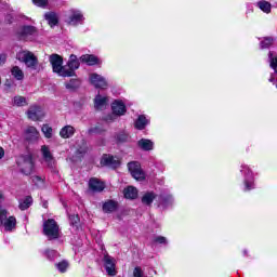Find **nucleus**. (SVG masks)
<instances>
[{"mask_svg": "<svg viewBox=\"0 0 277 277\" xmlns=\"http://www.w3.org/2000/svg\"><path fill=\"white\" fill-rule=\"evenodd\" d=\"M17 168L22 174L29 176L34 172L35 163L31 154L23 155L17 159Z\"/></svg>", "mask_w": 277, "mask_h": 277, "instance_id": "f257e3e1", "label": "nucleus"}, {"mask_svg": "<svg viewBox=\"0 0 277 277\" xmlns=\"http://www.w3.org/2000/svg\"><path fill=\"white\" fill-rule=\"evenodd\" d=\"M49 62L52 66L53 72L58 75V77H66L70 75V72L66 71V66H63L64 64V58L60 56V54H51L49 56Z\"/></svg>", "mask_w": 277, "mask_h": 277, "instance_id": "f03ea898", "label": "nucleus"}, {"mask_svg": "<svg viewBox=\"0 0 277 277\" xmlns=\"http://www.w3.org/2000/svg\"><path fill=\"white\" fill-rule=\"evenodd\" d=\"M17 60L23 62L30 70H38V57L30 51H21L17 53Z\"/></svg>", "mask_w": 277, "mask_h": 277, "instance_id": "7ed1b4c3", "label": "nucleus"}, {"mask_svg": "<svg viewBox=\"0 0 277 277\" xmlns=\"http://www.w3.org/2000/svg\"><path fill=\"white\" fill-rule=\"evenodd\" d=\"M43 233L48 239H58L60 238V225L53 219H49L43 223Z\"/></svg>", "mask_w": 277, "mask_h": 277, "instance_id": "20e7f679", "label": "nucleus"}, {"mask_svg": "<svg viewBox=\"0 0 277 277\" xmlns=\"http://www.w3.org/2000/svg\"><path fill=\"white\" fill-rule=\"evenodd\" d=\"M0 224L4 226V230L10 232L16 227V217L9 216L8 210L0 205Z\"/></svg>", "mask_w": 277, "mask_h": 277, "instance_id": "39448f33", "label": "nucleus"}, {"mask_svg": "<svg viewBox=\"0 0 277 277\" xmlns=\"http://www.w3.org/2000/svg\"><path fill=\"white\" fill-rule=\"evenodd\" d=\"M240 172L245 174L246 192H250V189H254V176L252 174V170H250L248 166L242 164Z\"/></svg>", "mask_w": 277, "mask_h": 277, "instance_id": "423d86ee", "label": "nucleus"}, {"mask_svg": "<svg viewBox=\"0 0 277 277\" xmlns=\"http://www.w3.org/2000/svg\"><path fill=\"white\" fill-rule=\"evenodd\" d=\"M128 170L136 181H144V179H146V174H144V171H142L140 162L128 163Z\"/></svg>", "mask_w": 277, "mask_h": 277, "instance_id": "0eeeda50", "label": "nucleus"}, {"mask_svg": "<svg viewBox=\"0 0 277 277\" xmlns=\"http://www.w3.org/2000/svg\"><path fill=\"white\" fill-rule=\"evenodd\" d=\"M91 85L100 90H107V79L98 74H91L89 77Z\"/></svg>", "mask_w": 277, "mask_h": 277, "instance_id": "6e6552de", "label": "nucleus"}, {"mask_svg": "<svg viewBox=\"0 0 277 277\" xmlns=\"http://www.w3.org/2000/svg\"><path fill=\"white\" fill-rule=\"evenodd\" d=\"M79 66L80 63L77 58V55L71 54L67 63V66H65V72H69V75L65 77H75V70L79 69Z\"/></svg>", "mask_w": 277, "mask_h": 277, "instance_id": "1a4fd4ad", "label": "nucleus"}, {"mask_svg": "<svg viewBox=\"0 0 277 277\" xmlns=\"http://www.w3.org/2000/svg\"><path fill=\"white\" fill-rule=\"evenodd\" d=\"M41 155L48 168H54L55 158L53 157V154L51 153V148H49V146L47 145L41 146Z\"/></svg>", "mask_w": 277, "mask_h": 277, "instance_id": "9d476101", "label": "nucleus"}, {"mask_svg": "<svg viewBox=\"0 0 277 277\" xmlns=\"http://www.w3.org/2000/svg\"><path fill=\"white\" fill-rule=\"evenodd\" d=\"M101 166H106L107 168L116 169L120 166V160H118L117 157L105 154L101 159Z\"/></svg>", "mask_w": 277, "mask_h": 277, "instance_id": "9b49d317", "label": "nucleus"}, {"mask_svg": "<svg viewBox=\"0 0 277 277\" xmlns=\"http://www.w3.org/2000/svg\"><path fill=\"white\" fill-rule=\"evenodd\" d=\"M104 267L108 276H116V260L109 255H104Z\"/></svg>", "mask_w": 277, "mask_h": 277, "instance_id": "f8f14e48", "label": "nucleus"}, {"mask_svg": "<svg viewBox=\"0 0 277 277\" xmlns=\"http://www.w3.org/2000/svg\"><path fill=\"white\" fill-rule=\"evenodd\" d=\"M268 62H269L271 68H273V70H275V72L271 75L268 81L271 83H276V79H277V55H274V53L269 52L268 53Z\"/></svg>", "mask_w": 277, "mask_h": 277, "instance_id": "ddd939ff", "label": "nucleus"}, {"mask_svg": "<svg viewBox=\"0 0 277 277\" xmlns=\"http://www.w3.org/2000/svg\"><path fill=\"white\" fill-rule=\"evenodd\" d=\"M27 116L29 120H34V122L42 120V118H44V114L42 113V110H40L39 106L30 107L27 111Z\"/></svg>", "mask_w": 277, "mask_h": 277, "instance_id": "4468645a", "label": "nucleus"}, {"mask_svg": "<svg viewBox=\"0 0 277 277\" xmlns=\"http://www.w3.org/2000/svg\"><path fill=\"white\" fill-rule=\"evenodd\" d=\"M81 23H83V14H81L80 11L71 10L68 24L75 27L77 25H81Z\"/></svg>", "mask_w": 277, "mask_h": 277, "instance_id": "2eb2a0df", "label": "nucleus"}, {"mask_svg": "<svg viewBox=\"0 0 277 277\" xmlns=\"http://www.w3.org/2000/svg\"><path fill=\"white\" fill-rule=\"evenodd\" d=\"M111 109L115 116H124L127 114V106L122 101H115L111 104Z\"/></svg>", "mask_w": 277, "mask_h": 277, "instance_id": "dca6fc26", "label": "nucleus"}, {"mask_svg": "<svg viewBox=\"0 0 277 277\" xmlns=\"http://www.w3.org/2000/svg\"><path fill=\"white\" fill-rule=\"evenodd\" d=\"M18 36L21 40H27L29 36H36V27L34 26H24L19 29Z\"/></svg>", "mask_w": 277, "mask_h": 277, "instance_id": "f3484780", "label": "nucleus"}, {"mask_svg": "<svg viewBox=\"0 0 277 277\" xmlns=\"http://www.w3.org/2000/svg\"><path fill=\"white\" fill-rule=\"evenodd\" d=\"M76 129L72 126H65L61 129L60 131V136L63 140H70V137H72V135H75L76 133Z\"/></svg>", "mask_w": 277, "mask_h": 277, "instance_id": "a211bd4d", "label": "nucleus"}, {"mask_svg": "<svg viewBox=\"0 0 277 277\" xmlns=\"http://www.w3.org/2000/svg\"><path fill=\"white\" fill-rule=\"evenodd\" d=\"M107 103H109V98L107 96H102L101 94H97L94 98L95 109H105V107H107Z\"/></svg>", "mask_w": 277, "mask_h": 277, "instance_id": "6ab92c4d", "label": "nucleus"}, {"mask_svg": "<svg viewBox=\"0 0 277 277\" xmlns=\"http://www.w3.org/2000/svg\"><path fill=\"white\" fill-rule=\"evenodd\" d=\"M89 187L93 192H103V189H105V184L103 182L98 181V179L92 177L89 181Z\"/></svg>", "mask_w": 277, "mask_h": 277, "instance_id": "aec40b11", "label": "nucleus"}, {"mask_svg": "<svg viewBox=\"0 0 277 277\" xmlns=\"http://www.w3.org/2000/svg\"><path fill=\"white\" fill-rule=\"evenodd\" d=\"M80 62H82V64H87L88 66H96V64H98V57L92 54H84L80 56Z\"/></svg>", "mask_w": 277, "mask_h": 277, "instance_id": "412c9836", "label": "nucleus"}, {"mask_svg": "<svg viewBox=\"0 0 277 277\" xmlns=\"http://www.w3.org/2000/svg\"><path fill=\"white\" fill-rule=\"evenodd\" d=\"M137 146L141 150H153V148H155V143H153V141L148 140V138H141L137 142Z\"/></svg>", "mask_w": 277, "mask_h": 277, "instance_id": "4be33fe9", "label": "nucleus"}, {"mask_svg": "<svg viewBox=\"0 0 277 277\" xmlns=\"http://www.w3.org/2000/svg\"><path fill=\"white\" fill-rule=\"evenodd\" d=\"M39 136H40V133L38 132L36 127H28L26 129V138L29 142H34L35 140H38Z\"/></svg>", "mask_w": 277, "mask_h": 277, "instance_id": "5701e85b", "label": "nucleus"}, {"mask_svg": "<svg viewBox=\"0 0 277 277\" xmlns=\"http://www.w3.org/2000/svg\"><path fill=\"white\" fill-rule=\"evenodd\" d=\"M123 195L124 198H127L128 200H135V198H137V188L133 186H128L127 188H124Z\"/></svg>", "mask_w": 277, "mask_h": 277, "instance_id": "b1692460", "label": "nucleus"}, {"mask_svg": "<svg viewBox=\"0 0 277 277\" xmlns=\"http://www.w3.org/2000/svg\"><path fill=\"white\" fill-rule=\"evenodd\" d=\"M118 209V202L114 200H108L103 205L104 213H114Z\"/></svg>", "mask_w": 277, "mask_h": 277, "instance_id": "393cba45", "label": "nucleus"}, {"mask_svg": "<svg viewBox=\"0 0 277 277\" xmlns=\"http://www.w3.org/2000/svg\"><path fill=\"white\" fill-rule=\"evenodd\" d=\"M172 197L171 195H160L158 198L159 207H162V209H166L167 207H170L172 205Z\"/></svg>", "mask_w": 277, "mask_h": 277, "instance_id": "a878e982", "label": "nucleus"}, {"mask_svg": "<svg viewBox=\"0 0 277 277\" xmlns=\"http://www.w3.org/2000/svg\"><path fill=\"white\" fill-rule=\"evenodd\" d=\"M147 124H148V119H146V116L141 115L136 119L134 127L135 129H138V131H143V129H146Z\"/></svg>", "mask_w": 277, "mask_h": 277, "instance_id": "bb28decb", "label": "nucleus"}, {"mask_svg": "<svg viewBox=\"0 0 277 277\" xmlns=\"http://www.w3.org/2000/svg\"><path fill=\"white\" fill-rule=\"evenodd\" d=\"M44 18L45 21H48L50 27H55V25H57L58 23L57 14H55L54 12L45 13Z\"/></svg>", "mask_w": 277, "mask_h": 277, "instance_id": "cd10ccee", "label": "nucleus"}, {"mask_svg": "<svg viewBox=\"0 0 277 277\" xmlns=\"http://www.w3.org/2000/svg\"><path fill=\"white\" fill-rule=\"evenodd\" d=\"M155 198H157V195H155V193L153 192H148L146 193L143 197H142V203L143 205H147L148 207H150L155 200Z\"/></svg>", "mask_w": 277, "mask_h": 277, "instance_id": "c85d7f7f", "label": "nucleus"}, {"mask_svg": "<svg viewBox=\"0 0 277 277\" xmlns=\"http://www.w3.org/2000/svg\"><path fill=\"white\" fill-rule=\"evenodd\" d=\"M11 75H13L17 81H23V79H25V74L23 72V69L18 66H14L11 69Z\"/></svg>", "mask_w": 277, "mask_h": 277, "instance_id": "c756f323", "label": "nucleus"}, {"mask_svg": "<svg viewBox=\"0 0 277 277\" xmlns=\"http://www.w3.org/2000/svg\"><path fill=\"white\" fill-rule=\"evenodd\" d=\"M13 105H15L16 107H25L29 105V103L27 102V98L25 96L16 95L13 98Z\"/></svg>", "mask_w": 277, "mask_h": 277, "instance_id": "7c9ffc66", "label": "nucleus"}, {"mask_svg": "<svg viewBox=\"0 0 277 277\" xmlns=\"http://www.w3.org/2000/svg\"><path fill=\"white\" fill-rule=\"evenodd\" d=\"M32 202H34V199L30 196H28L24 200L19 201L18 207L21 211H27V209L31 207Z\"/></svg>", "mask_w": 277, "mask_h": 277, "instance_id": "2f4dec72", "label": "nucleus"}, {"mask_svg": "<svg viewBox=\"0 0 277 277\" xmlns=\"http://www.w3.org/2000/svg\"><path fill=\"white\" fill-rule=\"evenodd\" d=\"M258 6L260 8V10H262V12H265L266 14H269V12H272V4H269V2L267 1L258 2Z\"/></svg>", "mask_w": 277, "mask_h": 277, "instance_id": "473e14b6", "label": "nucleus"}, {"mask_svg": "<svg viewBox=\"0 0 277 277\" xmlns=\"http://www.w3.org/2000/svg\"><path fill=\"white\" fill-rule=\"evenodd\" d=\"M41 131L48 140H51L53 137V128H51L49 124H43L41 128Z\"/></svg>", "mask_w": 277, "mask_h": 277, "instance_id": "72a5a7b5", "label": "nucleus"}, {"mask_svg": "<svg viewBox=\"0 0 277 277\" xmlns=\"http://www.w3.org/2000/svg\"><path fill=\"white\" fill-rule=\"evenodd\" d=\"M43 254L44 256H47V259H49V261H54L55 259H57V256H60V253H57V251L51 249L45 250Z\"/></svg>", "mask_w": 277, "mask_h": 277, "instance_id": "f704fd0d", "label": "nucleus"}, {"mask_svg": "<svg viewBox=\"0 0 277 277\" xmlns=\"http://www.w3.org/2000/svg\"><path fill=\"white\" fill-rule=\"evenodd\" d=\"M68 266H69V264H68V261H66V260H63L62 262H58L55 264L56 269H58V272H61V274L66 273V269H68Z\"/></svg>", "mask_w": 277, "mask_h": 277, "instance_id": "c9c22d12", "label": "nucleus"}, {"mask_svg": "<svg viewBox=\"0 0 277 277\" xmlns=\"http://www.w3.org/2000/svg\"><path fill=\"white\" fill-rule=\"evenodd\" d=\"M274 44V38L265 37L263 41H261L260 47L261 49H269Z\"/></svg>", "mask_w": 277, "mask_h": 277, "instance_id": "e433bc0d", "label": "nucleus"}, {"mask_svg": "<svg viewBox=\"0 0 277 277\" xmlns=\"http://www.w3.org/2000/svg\"><path fill=\"white\" fill-rule=\"evenodd\" d=\"M67 90H75L79 88V80L71 79L69 82L65 83Z\"/></svg>", "mask_w": 277, "mask_h": 277, "instance_id": "4c0bfd02", "label": "nucleus"}, {"mask_svg": "<svg viewBox=\"0 0 277 277\" xmlns=\"http://www.w3.org/2000/svg\"><path fill=\"white\" fill-rule=\"evenodd\" d=\"M32 183H35V185L37 187H44V179H42V177H40L38 175L32 177Z\"/></svg>", "mask_w": 277, "mask_h": 277, "instance_id": "58836bf2", "label": "nucleus"}, {"mask_svg": "<svg viewBox=\"0 0 277 277\" xmlns=\"http://www.w3.org/2000/svg\"><path fill=\"white\" fill-rule=\"evenodd\" d=\"M34 5H37V8H47L49 5V0H32Z\"/></svg>", "mask_w": 277, "mask_h": 277, "instance_id": "ea45409f", "label": "nucleus"}, {"mask_svg": "<svg viewBox=\"0 0 277 277\" xmlns=\"http://www.w3.org/2000/svg\"><path fill=\"white\" fill-rule=\"evenodd\" d=\"M117 140L119 142H128L129 141V134L127 132H120L117 134Z\"/></svg>", "mask_w": 277, "mask_h": 277, "instance_id": "a19ab883", "label": "nucleus"}, {"mask_svg": "<svg viewBox=\"0 0 277 277\" xmlns=\"http://www.w3.org/2000/svg\"><path fill=\"white\" fill-rule=\"evenodd\" d=\"M69 222L71 226H77L79 224V215L77 214L69 215Z\"/></svg>", "mask_w": 277, "mask_h": 277, "instance_id": "79ce46f5", "label": "nucleus"}, {"mask_svg": "<svg viewBox=\"0 0 277 277\" xmlns=\"http://www.w3.org/2000/svg\"><path fill=\"white\" fill-rule=\"evenodd\" d=\"M155 243H168V240L163 236H156L154 238Z\"/></svg>", "mask_w": 277, "mask_h": 277, "instance_id": "37998d69", "label": "nucleus"}, {"mask_svg": "<svg viewBox=\"0 0 277 277\" xmlns=\"http://www.w3.org/2000/svg\"><path fill=\"white\" fill-rule=\"evenodd\" d=\"M134 277H144V272H142V268L135 267L133 272Z\"/></svg>", "mask_w": 277, "mask_h": 277, "instance_id": "c03bdc74", "label": "nucleus"}, {"mask_svg": "<svg viewBox=\"0 0 277 277\" xmlns=\"http://www.w3.org/2000/svg\"><path fill=\"white\" fill-rule=\"evenodd\" d=\"M8 62V55L6 54H0V66H3Z\"/></svg>", "mask_w": 277, "mask_h": 277, "instance_id": "a18cd8bd", "label": "nucleus"}, {"mask_svg": "<svg viewBox=\"0 0 277 277\" xmlns=\"http://www.w3.org/2000/svg\"><path fill=\"white\" fill-rule=\"evenodd\" d=\"M94 133H101V129L98 128H91L89 129V134L92 135Z\"/></svg>", "mask_w": 277, "mask_h": 277, "instance_id": "49530a36", "label": "nucleus"}, {"mask_svg": "<svg viewBox=\"0 0 277 277\" xmlns=\"http://www.w3.org/2000/svg\"><path fill=\"white\" fill-rule=\"evenodd\" d=\"M3 157H5V150L3 147H0V159H3Z\"/></svg>", "mask_w": 277, "mask_h": 277, "instance_id": "de8ad7c7", "label": "nucleus"}, {"mask_svg": "<svg viewBox=\"0 0 277 277\" xmlns=\"http://www.w3.org/2000/svg\"><path fill=\"white\" fill-rule=\"evenodd\" d=\"M5 200V196L3 195V192L0 190V202H3Z\"/></svg>", "mask_w": 277, "mask_h": 277, "instance_id": "09e8293b", "label": "nucleus"}, {"mask_svg": "<svg viewBox=\"0 0 277 277\" xmlns=\"http://www.w3.org/2000/svg\"><path fill=\"white\" fill-rule=\"evenodd\" d=\"M106 120L109 122V121H114V115H109Z\"/></svg>", "mask_w": 277, "mask_h": 277, "instance_id": "8fccbe9b", "label": "nucleus"}, {"mask_svg": "<svg viewBox=\"0 0 277 277\" xmlns=\"http://www.w3.org/2000/svg\"><path fill=\"white\" fill-rule=\"evenodd\" d=\"M43 207H44V209H47L49 207V202L44 201Z\"/></svg>", "mask_w": 277, "mask_h": 277, "instance_id": "3c124183", "label": "nucleus"}, {"mask_svg": "<svg viewBox=\"0 0 277 277\" xmlns=\"http://www.w3.org/2000/svg\"><path fill=\"white\" fill-rule=\"evenodd\" d=\"M245 252V254H247V251H243Z\"/></svg>", "mask_w": 277, "mask_h": 277, "instance_id": "603ef678", "label": "nucleus"}, {"mask_svg": "<svg viewBox=\"0 0 277 277\" xmlns=\"http://www.w3.org/2000/svg\"><path fill=\"white\" fill-rule=\"evenodd\" d=\"M275 85H276V88H277V83H276Z\"/></svg>", "mask_w": 277, "mask_h": 277, "instance_id": "864d4df0", "label": "nucleus"}]
</instances>
